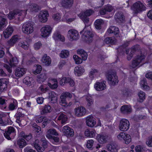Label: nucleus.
<instances>
[{
    "label": "nucleus",
    "instance_id": "dca6fc26",
    "mask_svg": "<svg viewBox=\"0 0 152 152\" xmlns=\"http://www.w3.org/2000/svg\"><path fill=\"white\" fill-rule=\"evenodd\" d=\"M96 119L92 116L89 115L86 118V123L87 126L89 127H92L96 124Z\"/></svg>",
    "mask_w": 152,
    "mask_h": 152
},
{
    "label": "nucleus",
    "instance_id": "a18cd8bd",
    "mask_svg": "<svg viewBox=\"0 0 152 152\" xmlns=\"http://www.w3.org/2000/svg\"><path fill=\"white\" fill-rule=\"evenodd\" d=\"M138 96L139 99H138V101L140 102H143L145 98V93L144 92L140 91L138 93Z\"/></svg>",
    "mask_w": 152,
    "mask_h": 152
},
{
    "label": "nucleus",
    "instance_id": "f3484780",
    "mask_svg": "<svg viewBox=\"0 0 152 152\" xmlns=\"http://www.w3.org/2000/svg\"><path fill=\"white\" fill-rule=\"evenodd\" d=\"M41 61L44 65L47 66H49L51 62L50 58L46 54H44L42 57Z\"/></svg>",
    "mask_w": 152,
    "mask_h": 152
},
{
    "label": "nucleus",
    "instance_id": "680f3d73",
    "mask_svg": "<svg viewBox=\"0 0 152 152\" xmlns=\"http://www.w3.org/2000/svg\"><path fill=\"white\" fill-rule=\"evenodd\" d=\"M73 58L75 61L76 64H80L82 63L83 61L82 59L79 57L77 56L74 55L73 56Z\"/></svg>",
    "mask_w": 152,
    "mask_h": 152
},
{
    "label": "nucleus",
    "instance_id": "8fccbe9b",
    "mask_svg": "<svg viewBox=\"0 0 152 152\" xmlns=\"http://www.w3.org/2000/svg\"><path fill=\"white\" fill-rule=\"evenodd\" d=\"M0 107L2 110L6 109L7 107L6 100L0 97Z\"/></svg>",
    "mask_w": 152,
    "mask_h": 152
},
{
    "label": "nucleus",
    "instance_id": "09e8293b",
    "mask_svg": "<svg viewBox=\"0 0 152 152\" xmlns=\"http://www.w3.org/2000/svg\"><path fill=\"white\" fill-rule=\"evenodd\" d=\"M69 54V51L66 50H62L60 54V57L63 58H67Z\"/></svg>",
    "mask_w": 152,
    "mask_h": 152
},
{
    "label": "nucleus",
    "instance_id": "338daca9",
    "mask_svg": "<svg viewBox=\"0 0 152 152\" xmlns=\"http://www.w3.org/2000/svg\"><path fill=\"white\" fill-rule=\"evenodd\" d=\"M34 146L37 150L39 152H42L43 151V148L40 146L38 143L35 142L34 143Z\"/></svg>",
    "mask_w": 152,
    "mask_h": 152
},
{
    "label": "nucleus",
    "instance_id": "72a5a7b5",
    "mask_svg": "<svg viewBox=\"0 0 152 152\" xmlns=\"http://www.w3.org/2000/svg\"><path fill=\"white\" fill-rule=\"evenodd\" d=\"M77 53L80 55L83 60L85 61L87 59L88 54L83 49H80L77 50Z\"/></svg>",
    "mask_w": 152,
    "mask_h": 152
},
{
    "label": "nucleus",
    "instance_id": "864d4df0",
    "mask_svg": "<svg viewBox=\"0 0 152 152\" xmlns=\"http://www.w3.org/2000/svg\"><path fill=\"white\" fill-rule=\"evenodd\" d=\"M79 16L84 23H88L89 21V18L83 13L80 14Z\"/></svg>",
    "mask_w": 152,
    "mask_h": 152
},
{
    "label": "nucleus",
    "instance_id": "4468645a",
    "mask_svg": "<svg viewBox=\"0 0 152 152\" xmlns=\"http://www.w3.org/2000/svg\"><path fill=\"white\" fill-rule=\"evenodd\" d=\"M97 141L101 144H104L106 143L108 138L107 135L105 134H97L96 138Z\"/></svg>",
    "mask_w": 152,
    "mask_h": 152
},
{
    "label": "nucleus",
    "instance_id": "393cba45",
    "mask_svg": "<svg viewBox=\"0 0 152 152\" xmlns=\"http://www.w3.org/2000/svg\"><path fill=\"white\" fill-rule=\"evenodd\" d=\"M26 72V70L25 68L18 67L15 69V75L16 76L20 77L25 74Z\"/></svg>",
    "mask_w": 152,
    "mask_h": 152
},
{
    "label": "nucleus",
    "instance_id": "a878e982",
    "mask_svg": "<svg viewBox=\"0 0 152 152\" xmlns=\"http://www.w3.org/2000/svg\"><path fill=\"white\" fill-rule=\"evenodd\" d=\"M72 97V94L69 92H65L61 94L60 97V98L61 99V102L62 104H67V102L66 100V98L67 97L71 98Z\"/></svg>",
    "mask_w": 152,
    "mask_h": 152
},
{
    "label": "nucleus",
    "instance_id": "7ed1b4c3",
    "mask_svg": "<svg viewBox=\"0 0 152 152\" xmlns=\"http://www.w3.org/2000/svg\"><path fill=\"white\" fill-rule=\"evenodd\" d=\"M131 9L134 14H137L144 11L146 10V7L143 3L138 1L134 3L131 7Z\"/></svg>",
    "mask_w": 152,
    "mask_h": 152
},
{
    "label": "nucleus",
    "instance_id": "f704fd0d",
    "mask_svg": "<svg viewBox=\"0 0 152 152\" xmlns=\"http://www.w3.org/2000/svg\"><path fill=\"white\" fill-rule=\"evenodd\" d=\"M107 150L110 152H117V150L116 145L113 143L107 144L106 146Z\"/></svg>",
    "mask_w": 152,
    "mask_h": 152
},
{
    "label": "nucleus",
    "instance_id": "5fc2aeb1",
    "mask_svg": "<svg viewBox=\"0 0 152 152\" xmlns=\"http://www.w3.org/2000/svg\"><path fill=\"white\" fill-rule=\"evenodd\" d=\"M139 50V46L138 45H135L132 47L130 53L133 55L137 52Z\"/></svg>",
    "mask_w": 152,
    "mask_h": 152
},
{
    "label": "nucleus",
    "instance_id": "052dcab7",
    "mask_svg": "<svg viewBox=\"0 0 152 152\" xmlns=\"http://www.w3.org/2000/svg\"><path fill=\"white\" fill-rule=\"evenodd\" d=\"M131 91L132 90L131 89L128 88H126L123 90L122 91L124 95L126 97H128L131 95Z\"/></svg>",
    "mask_w": 152,
    "mask_h": 152
},
{
    "label": "nucleus",
    "instance_id": "3c124183",
    "mask_svg": "<svg viewBox=\"0 0 152 152\" xmlns=\"http://www.w3.org/2000/svg\"><path fill=\"white\" fill-rule=\"evenodd\" d=\"M145 57V56L144 54L141 53L139 55H137L134 58L140 63L144 60Z\"/></svg>",
    "mask_w": 152,
    "mask_h": 152
},
{
    "label": "nucleus",
    "instance_id": "e2e57ef3",
    "mask_svg": "<svg viewBox=\"0 0 152 152\" xmlns=\"http://www.w3.org/2000/svg\"><path fill=\"white\" fill-rule=\"evenodd\" d=\"M94 143V141L93 140L91 139L88 140L87 142L86 147L88 149L92 150L93 149V146Z\"/></svg>",
    "mask_w": 152,
    "mask_h": 152
},
{
    "label": "nucleus",
    "instance_id": "f03ea898",
    "mask_svg": "<svg viewBox=\"0 0 152 152\" xmlns=\"http://www.w3.org/2000/svg\"><path fill=\"white\" fill-rule=\"evenodd\" d=\"M80 33L83 34L82 37L85 42L90 44L93 42L94 34L90 31H86L85 28Z\"/></svg>",
    "mask_w": 152,
    "mask_h": 152
},
{
    "label": "nucleus",
    "instance_id": "6e6d98bb",
    "mask_svg": "<svg viewBox=\"0 0 152 152\" xmlns=\"http://www.w3.org/2000/svg\"><path fill=\"white\" fill-rule=\"evenodd\" d=\"M129 44V41H126L124 42L123 44L121 45L120 47L117 50L118 52H119L120 50V52L122 51L123 52V49H125L126 47L128 46Z\"/></svg>",
    "mask_w": 152,
    "mask_h": 152
},
{
    "label": "nucleus",
    "instance_id": "9d476101",
    "mask_svg": "<svg viewBox=\"0 0 152 152\" xmlns=\"http://www.w3.org/2000/svg\"><path fill=\"white\" fill-rule=\"evenodd\" d=\"M22 30L25 33L30 34L33 31V26L31 23L26 22L23 25Z\"/></svg>",
    "mask_w": 152,
    "mask_h": 152
},
{
    "label": "nucleus",
    "instance_id": "c756f323",
    "mask_svg": "<svg viewBox=\"0 0 152 152\" xmlns=\"http://www.w3.org/2000/svg\"><path fill=\"white\" fill-rule=\"evenodd\" d=\"M15 116L16 118V122L18 123L19 125L21 124V121L23 120V118L24 116V115L21 112L18 110Z\"/></svg>",
    "mask_w": 152,
    "mask_h": 152
},
{
    "label": "nucleus",
    "instance_id": "5701e85b",
    "mask_svg": "<svg viewBox=\"0 0 152 152\" xmlns=\"http://www.w3.org/2000/svg\"><path fill=\"white\" fill-rule=\"evenodd\" d=\"M13 29L12 27H8L4 30L3 32L4 36L5 38H8L10 36L13 31Z\"/></svg>",
    "mask_w": 152,
    "mask_h": 152
},
{
    "label": "nucleus",
    "instance_id": "cd10ccee",
    "mask_svg": "<svg viewBox=\"0 0 152 152\" xmlns=\"http://www.w3.org/2000/svg\"><path fill=\"white\" fill-rule=\"evenodd\" d=\"M48 98L50 99V102L52 103H56L57 101V95L54 91H51L49 93Z\"/></svg>",
    "mask_w": 152,
    "mask_h": 152
},
{
    "label": "nucleus",
    "instance_id": "4be33fe9",
    "mask_svg": "<svg viewBox=\"0 0 152 152\" xmlns=\"http://www.w3.org/2000/svg\"><path fill=\"white\" fill-rule=\"evenodd\" d=\"M74 0H62L61 4L66 8H69L71 7L73 4Z\"/></svg>",
    "mask_w": 152,
    "mask_h": 152
},
{
    "label": "nucleus",
    "instance_id": "774afa93",
    "mask_svg": "<svg viewBox=\"0 0 152 152\" xmlns=\"http://www.w3.org/2000/svg\"><path fill=\"white\" fill-rule=\"evenodd\" d=\"M146 143V145L149 147H152V135L148 138Z\"/></svg>",
    "mask_w": 152,
    "mask_h": 152
},
{
    "label": "nucleus",
    "instance_id": "473e14b6",
    "mask_svg": "<svg viewBox=\"0 0 152 152\" xmlns=\"http://www.w3.org/2000/svg\"><path fill=\"white\" fill-rule=\"evenodd\" d=\"M52 108L51 106L49 104L45 105L42 109L41 113L42 114H46L50 113L52 111Z\"/></svg>",
    "mask_w": 152,
    "mask_h": 152
},
{
    "label": "nucleus",
    "instance_id": "2f4dec72",
    "mask_svg": "<svg viewBox=\"0 0 152 152\" xmlns=\"http://www.w3.org/2000/svg\"><path fill=\"white\" fill-rule=\"evenodd\" d=\"M120 110L122 113L124 114H128L132 111L131 108L127 105L122 106Z\"/></svg>",
    "mask_w": 152,
    "mask_h": 152
},
{
    "label": "nucleus",
    "instance_id": "6ab92c4d",
    "mask_svg": "<svg viewBox=\"0 0 152 152\" xmlns=\"http://www.w3.org/2000/svg\"><path fill=\"white\" fill-rule=\"evenodd\" d=\"M63 130L65 134L68 137H72L74 135L73 129L68 126H64Z\"/></svg>",
    "mask_w": 152,
    "mask_h": 152
},
{
    "label": "nucleus",
    "instance_id": "c9c22d12",
    "mask_svg": "<svg viewBox=\"0 0 152 152\" xmlns=\"http://www.w3.org/2000/svg\"><path fill=\"white\" fill-rule=\"evenodd\" d=\"M68 119L67 116L63 113H61L58 117V120L60 121L62 125H64L66 123Z\"/></svg>",
    "mask_w": 152,
    "mask_h": 152
},
{
    "label": "nucleus",
    "instance_id": "bb28decb",
    "mask_svg": "<svg viewBox=\"0 0 152 152\" xmlns=\"http://www.w3.org/2000/svg\"><path fill=\"white\" fill-rule=\"evenodd\" d=\"M8 82L7 79L4 78L0 79V93L3 90L7 88Z\"/></svg>",
    "mask_w": 152,
    "mask_h": 152
},
{
    "label": "nucleus",
    "instance_id": "13d9d810",
    "mask_svg": "<svg viewBox=\"0 0 152 152\" xmlns=\"http://www.w3.org/2000/svg\"><path fill=\"white\" fill-rule=\"evenodd\" d=\"M19 45L25 50H28V44L26 41H23L20 42L19 43Z\"/></svg>",
    "mask_w": 152,
    "mask_h": 152
},
{
    "label": "nucleus",
    "instance_id": "a19ab883",
    "mask_svg": "<svg viewBox=\"0 0 152 152\" xmlns=\"http://www.w3.org/2000/svg\"><path fill=\"white\" fill-rule=\"evenodd\" d=\"M58 134L56 130L54 129H49L48 131L46 136L48 138H49L48 136L49 135L50 136H54L53 135L58 136Z\"/></svg>",
    "mask_w": 152,
    "mask_h": 152
},
{
    "label": "nucleus",
    "instance_id": "bf43d9fd",
    "mask_svg": "<svg viewBox=\"0 0 152 152\" xmlns=\"http://www.w3.org/2000/svg\"><path fill=\"white\" fill-rule=\"evenodd\" d=\"M145 116L141 115H135L133 117L134 120L137 122H139L140 120H142L145 118Z\"/></svg>",
    "mask_w": 152,
    "mask_h": 152
},
{
    "label": "nucleus",
    "instance_id": "20e7f679",
    "mask_svg": "<svg viewBox=\"0 0 152 152\" xmlns=\"http://www.w3.org/2000/svg\"><path fill=\"white\" fill-rule=\"evenodd\" d=\"M7 53L8 54L10 57V59L9 61L6 60L4 61L8 63L11 67L16 66L18 63V60L17 58L15 56H13L10 52L9 50H7Z\"/></svg>",
    "mask_w": 152,
    "mask_h": 152
},
{
    "label": "nucleus",
    "instance_id": "f8f14e48",
    "mask_svg": "<svg viewBox=\"0 0 152 152\" xmlns=\"http://www.w3.org/2000/svg\"><path fill=\"white\" fill-rule=\"evenodd\" d=\"M51 27L49 25H46L43 26L41 29V35L43 37H46L49 36L51 33Z\"/></svg>",
    "mask_w": 152,
    "mask_h": 152
},
{
    "label": "nucleus",
    "instance_id": "0e129e2a",
    "mask_svg": "<svg viewBox=\"0 0 152 152\" xmlns=\"http://www.w3.org/2000/svg\"><path fill=\"white\" fill-rule=\"evenodd\" d=\"M140 85L142 88L145 90L148 89V86L146 85L147 83L146 81L145 80H143L140 81Z\"/></svg>",
    "mask_w": 152,
    "mask_h": 152
},
{
    "label": "nucleus",
    "instance_id": "7c9ffc66",
    "mask_svg": "<svg viewBox=\"0 0 152 152\" xmlns=\"http://www.w3.org/2000/svg\"><path fill=\"white\" fill-rule=\"evenodd\" d=\"M86 99L87 102V106L88 109L91 108L94 103V99L92 96L90 95L87 96Z\"/></svg>",
    "mask_w": 152,
    "mask_h": 152
},
{
    "label": "nucleus",
    "instance_id": "b1692460",
    "mask_svg": "<svg viewBox=\"0 0 152 152\" xmlns=\"http://www.w3.org/2000/svg\"><path fill=\"white\" fill-rule=\"evenodd\" d=\"M85 69L83 66H78L75 67L74 72L76 76H80L85 72Z\"/></svg>",
    "mask_w": 152,
    "mask_h": 152
},
{
    "label": "nucleus",
    "instance_id": "4c0bfd02",
    "mask_svg": "<svg viewBox=\"0 0 152 152\" xmlns=\"http://www.w3.org/2000/svg\"><path fill=\"white\" fill-rule=\"evenodd\" d=\"M53 38L55 40H58L62 42H64L65 41V38L64 36L58 33L54 34L53 36Z\"/></svg>",
    "mask_w": 152,
    "mask_h": 152
},
{
    "label": "nucleus",
    "instance_id": "2eb2a0df",
    "mask_svg": "<svg viewBox=\"0 0 152 152\" xmlns=\"http://www.w3.org/2000/svg\"><path fill=\"white\" fill-rule=\"evenodd\" d=\"M86 108L82 106H80L75 109V115L78 117H81L85 115L86 113Z\"/></svg>",
    "mask_w": 152,
    "mask_h": 152
},
{
    "label": "nucleus",
    "instance_id": "a211bd4d",
    "mask_svg": "<svg viewBox=\"0 0 152 152\" xmlns=\"http://www.w3.org/2000/svg\"><path fill=\"white\" fill-rule=\"evenodd\" d=\"M36 120L37 123H42L43 127H45L47 125L48 119L45 116H39L36 118Z\"/></svg>",
    "mask_w": 152,
    "mask_h": 152
},
{
    "label": "nucleus",
    "instance_id": "ddd939ff",
    "mask_svg": "<svg viewBox=\"0 0 152 152\" xmlns=\"http://www.w3.org/2000/svg\"><path fill=\"white\" fill-rule=\"evenodd\" d=\"M49 16V13L48 11L42 10L40 12L39 15V20L40 22L44 23L48 20V17Z\"/></svg>",
    "mask_w": 152,
    "mask_h": 152
},
{
    "label": "nucleus",
    "instance_id": "58836bf2",
    "mask_svg": "<svg viewBox=\"0 0 152 152\" xmlns=\"http://www.w3.org/2000/svg\"><path fill=\"white\" fill-rule=\"evenodd\" d=\"M49 137L48 138L50 141L52 143L55 145H57L60 141L59 137L57 136H48Z\"/></svg>",
    "mask_w": 152,
    "mask_h": 152
},
{
    "label": "nucleus",
    "instance_id": "c85d7f7f",
    "mask_svg": "<svg viewBox=\"0 0 152 152\" xmlns=\"http://www.w3.org/2000/svg\"><path fill=\"white\" fill-rule=\"evenodd\" d=\"M115 18L116 20L122 23L125 21V16L123 13L121 12H118L115 15Z\"/></svg>",
    "mask_w": 152,
    "mask_h": 152
},
{
    "label": "nucleus",
    "instance_id": "c03bdc74",
    "mask_svg": "<svg viewBox=\"0 0 152 152\" xmlns=\"http://www.w3.org/2000/svg\"><path fill=\"white\" fill-rule=\"evenodd\" d=\"M18 39L17 35L13 36L8 41V44L11 45H13L18 41Z\"/></svg>",
    "mask_w": 152,
    "mask_h": 152
},
{
    "label": "nucleus",
    "instance_id": "69168bd1",
    "mask_svg": "<svg viewBox=\"0 0 152 152\" xmlns=\"http://www.w3.org/2000/svg\"><path fill=\"white\" fill-rule=\"evenodd\" d=\"M52 17L55 21H58L61 19V15L59 13H56L53 15Z\"/></svg>",
    "mask_w": 152,
    "mask_h": 152
},
{
    "label": "nucleus",
    "instance_id": "aec40b11",
    "mask_svg": "<svg viewBox=\"0 0 152 152\" xmlns=\"http://www.w3.org/2000/svg\"><path fill=\"white\" fill-rule=\"evenodd\" d=\"M94 87L96 91H99L104 90L106 87V85L104 81L97 82L95 84Z\"/></svg>",
    "mask_w": 152,
    "mask_h": 152
},
{
    "label": "nucleus",
    "instance_id": "39448f33",
    "mask_svg": "<svg viewBox=\"0 0 152 152\" xmlns=\"http://www.w3.org/2000/svg\"><path fill=\"white\" fill-rule=\"evenodd\" d=\"M23 14L24 16H26V12L23 11V10L15 9L9 12L8 17L9 19L11 20L14 18L15 15H18L19 16H21Z\"/></svg>",
    "mask_w": 152,
    "mask_h": 152
},
{
    "label": "nucleus",
    "instance_id": "de8ad7c7",
    "mask_svg": "<svg viewBox=\"0 0 152 152\" xmlns=\"http://www.w3.org/2000/svg\"><path fill=\"white\" fill-rule=\"evenodd\" d=\"M17 144L20 148H23L26 145V142L25 140L23 138H19L17 141Z\"/></svg>",
    "mask_w": 152,
    "mask_h": 152
},
{
    "label": "nucleus",
    "instance_id": "37998d69",
    "mask_svg": "<svg viewBox=\"0 0 152 152\" xmlns=\"http://www.w3.org/2000/svg\"><path fill=\"white\" fill-rule=\"evenodd\" d=\"M95 131L90 130L87 129L85 132V135L86 136L89 137H93L95 136Z\"/></svg>",
    "mask_w": 152,
    "mask_h": 152
},
{
    "label": "nucleus",
    "instance_id": "6e6552de",
    "mask_svg": "<svg viewBox=\"0 0 152 152\" xmlns=\"http://www.w3.org/2000/svg\"><path fill=\"white\" fill-rule=\"evenodd\" d=\"M7 129V130H5L4 135L5 137L8 140H10L11 138L10 137V135L11 134H15L16 130L14 127L11 126H8Z\"/></svg>",
    "mask_w": 152,
    "mask_h": 152
},
{
    "label": "nucleus",
    "instance_id": "4d7b16f0",
    "mask_svg": "<svg viewBox=\"0 0 152 152\" xmlns=\"http://www.w3.org/2000/svg\"><path fill=\"white\" fill-rule=\"evenodd\" d=\"M20 134H21V136L24 139L26 140L27 141L30 140L32 138V135L30 133L28 135H25L24 133L22 132H21Z\"/></svg>",
    "mask_w": 152,
    "mask_h": 152
},
{
    "label": "nucleus",
    "instance_id": "9b49d317",
    "mask_svg": "<svg viewBox=\"0 0 152 152\" xmlns=\"http://www.w3.org/2000/svg\"><path fill=\"white\" fill-rule=\"evenodd\" d=\"M118 139H123L126 144H129L131 141V137L129 134L125 132H121L118 135Z\"/></svg>",
    "mask_w": 152,
    "mask_h": 152
},
{
    "label": "nucleus",
    "instance_id": "79ce46f5",
    "mask_svg": "<svg viewBox=\"0 0 152 152\" xmlns=\"http://www.w3.org/2000/svg\"><path fill=\"white\" fill-rule=\"evenodd\" d=\"M0 20V30L2 29L7 25V20L4 16H1Z\"/></svg>",
    "mask_w": 152,
    "mask_h": 152
},
{
    "label": "nucleus",
    "instance_id": "412c9836",
    "mask_svg": "<svg viewBox=\"0 0 152 152\" xmlns=\"http://www.w3.org/2000/svg\"><path fill=\"white\" fill-rule=\"evenodd\" d=\"M104 42L107 45H115L117 42V40L114 37H108L104 39Z\"/></svg>",
    "mask_w": 152,
    "mask_h": 152
},
{
    "label": "nucleus",
    "instance_id": "1a4fd4ad",
    "mask_svg": "<svg viewBox=\"0 0 152 152\" xmlns=\"http://www.w3.org/2000/svg\"><path fill=\"white\" fill-rule=\"evenodd\" d=\"M129 121L125 119H122L120 121L119 129L122 131H126L129 129Z\"/></svg>",
    "mask_w": 152,
    "mask_h": 152
},
{
    "label": "nucleus",
    "instance_id": "e433bc0d",
    "mask_svg": "<svg viewBox=\"0 0 152 152\" xmlns=\"http://www.w3.org/2000/svg\"><path fill=\"white\" fill-rule=\"evenodd\" d=\"M53 38L55 40H58L62 42H64L65 41V38L64 36L58 33L54 34L53 36Z\"/></svg>",
    "mask_w": 152,
    "mask_h": 152
},
{
    "label": "nucleus",
    "instance_id": "0eeeda50",
    "mask_svg": "<svg viewBox=\"0 0 152 152\" xmlns=\"http://www.w3.org/2000/svg\"><path fill=\"white\" fill-rule=\"evenodd\" d=\"M39 10L40 7L38 4H36L32 3L28 6L27 10H23L26 12V14L27 12L30 13L31 12L35 13L38 12Z\"/></svg>",
    "mask_w": 152,
    "mask_h": 152
},
{
    "label": "nucleus",
    "instance_id": "ea45409f",
    "mask_svg": "<svg viewBox=\"0 0 152 152\" xmlns=\"http://www.w3.org/2000/svg\"><path fill=\"white\" fill-rule=\"evenodd\" d=\"M104 23V21L102 19H98L96 20L94 23L96 28L99 30L101 29L102 28V25Z\"/></svg>",
    "mask_w": 152,
    "mask_h": 152
},
{
    "label": "nucleus",
    "instance_id": "423d86ee",
    "mask_svg": "<svg viewBox=\"0 0 152 152\" xmlns=\"http://www.w3.org/2000/svg\"><path fill=\"white\" fill-rule=\"evenodd\" d=\"M67 36L69 39L72 41L78 39L79 36L78 32L75 29H70L68 32Z\"/></svg>",
    "mask_w": 152,
    "mask_h": 152
},
{
    "label": "nucleus",
    "instance_id": "49530a36",
    "mask_svg": "<svg viewBox=\"0 0 152 152\" xmlns=\"http://www.w3.org/2000/svg\"><path fill=\"white\" fill-rule=\"evenodd\" d=\"M52 80L54 82L53 84H51L50 82L48 83V85L51 89H55L58 86V85L57 84V80L56 79H53Z\"/></svg>",
    "mask_w": 152,
    "mask_h": 152
},
{
    "label": "nucleus",
    "instance_id": "603ef678",
    "mask_svg": "<svg viewBox=\"0 0 152 152\" xmlns=\"http://www.w3.org/2000/svg\"><path fill=\"white\" fill-rule=\"evenodd\" d=\"M37 81L40 83L44 82L47 79L46 75L44 74H42L38 76L37 77Z\"/></svg>",
    "mask_w": 152,
    "mask_h": 152
},
{
    "label": "nucleus",
    "instance_id": "f257e3e1",
    "mask_svg": "<svg viewBox=\"0 0 152 152\" xmlns=\"http://www.w3.org/2000/svg\"><path fill=\"white\" fill-rule=\"evenodd\" d=\"M105 76L108 82L111 86H115L117 83L119 81L118 77L115 72L112 70H110L105 72Z\"/></svg>",
    "mask_w": 152,
    "mask_h": 152
}]
</instances>
